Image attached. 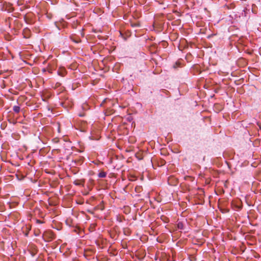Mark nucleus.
I'll use <instances>...</instances> for the list:
<instances>
[{
    "label": "nucleus",
    "mask_w": 261,
    "mask_h": 261,
    "mask_svg": "<svg viewBox=\"0 0 261 261\" xmlns=\"http://www.w3.org/2000/svg\"><path fill=\"white\" fill-rule=\"evenodd\" d=\"M58 74L64 76L66 74L65 69L64 66H60L59 70H58Z\"/></svg>",
    "instance_id": "f257e3e1"
},
{
    "label": "nucleus",
    "mask_w": 261,
    "mask_h": 261,
    "mask_svg": "<svg viewBox=\"0 0 261 261\" xmlns=\"http://www.w3.org/2000/svg\"><path fill=\"white\" fill-rule=\"evenodd\" d=\"M13 110L15 113H18L20 111V107L17 106H15L13 107Z\"/></svg>",
    "instance_id": "20e7f679"
},
{
    "label": "nucleus",
    "mask_w": 261,
    "mask_h": 261,
    "mask_svg": "<svg viewBox=\"0 0 261 261\" xmlns=\"http://www.w3.org/2000/svg\"><path fill=\"white\" fill-rule=\"evenodd\" d=\"M37 222L38 223H42V222H41L40 220H37Z\"/></svg>",
    "instance_id": "0eeeda50"
},
{
    "label": "nucleus",
    "mask_w": 261,
    "mask_h": 261,
    "mask_svg": "<svg viewBox=\"0 0 261 261\" xmlns=\"http://www.w3.org/2000/svg\"><path fill=\"white\" fill-rule=\"evenodd\" d=\"M74 184L76 186H83L84 182L82 180H76L74 181Z\"/></svg>",
    "instance_id": "f03ea898"
},
{
    "label": "nucleus",
    "mask_w": 261,
    "mask_h": 261,
    "mask_svg": "<svg viewBox=\"0 0 261 261\" xmlns=\"http://www.w3.org/2000/svg\"><path fill=\"white\" fill-rule=\"evenodd\" d=\"M42 70L43 72H45L46 71L45 68H43Z\"/></svg>",
    "instance_id": "6e6552de"
},
{
    "label": "nucleus",
    "mask_w": 261,
    "mask_h": 261,
    "mask_svg": "<svg viewBox=\"0 0 261 261\" xmlns=\"http://www.w3.org/2000/svg\"><path fill=\"white\" fill-rule=\"evenodd\" d=\"M92 67H94V69L96 70V71H97L98 69H99L100 68H101V66H91Z\"/></svg>",
    "instance_id": "423d86ee"
},
{
    "label": "nucleus",
    "mask_w": 261,
    "mask_h": 261,
    "mask_svg": "<svg viewBox=\"0 0 261 261\" xmlns=\"http://www.w3.org/2000/svg\"><path fill=\"white\" fill-rule=\"evenodd\" d=\"M177 227L178 229H182L184 228L183 224L181 222H179L177 224Z\"/></svg>",
    "instance_id": "39448f33"
},
{
    "label": "nucleus",
    "mask_w": 261,
    "mask_h": 261,
    "mask_svg": "<svg viewBox=\"0 0 261 261\" xmlns=\"http://www.w3.org/2000/svg\"><path fill=\"white\" fill-rule=\"evenodd\" d=\"M106 175L107 173L104 171H101L98 174V176L100 178H104L106 176Z\"/></svg>",
    "instance_id": "7ed1b4c3"
}]
</instances>
